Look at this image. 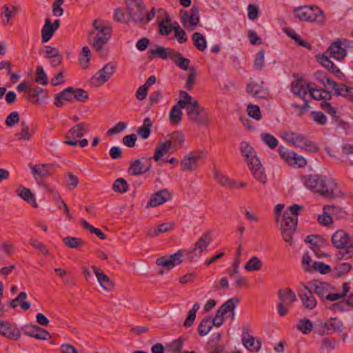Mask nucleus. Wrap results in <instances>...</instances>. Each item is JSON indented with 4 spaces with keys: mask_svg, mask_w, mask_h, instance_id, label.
<instances>
[{
    "mask_svg": "<svg viewBox=\"0 0 353 353\" xmlns=\"http://www.w3.org/2000/svg\"><path fill=\"white\" fill-rule=\"evenodd\" d=\"M212 241L211 231L205 232L194 245V248L189 250H180L174 254L158 258L156 263L159 266L172 269L183 261V257L189 261L198 259L202 253L207 250Z\"/></svg>",
    "mask_w": 353,
    "mask_h": 353,
    "instance_id": "1",
    "label": "nucleus"
},
{
    "mask_svg": "<svg viewBox=\"0 0 353 353\" xmlns=\"http://www.w3.org/2000/svg\"><path fill=\"white\" fill-rule=\"evenodd\" d=\"M347 43V41L346 39H344L343 41H335L331 44L325 52L322 54L321 57H319V63L339 78L343 76V74L330 60V58H334L336 60L344 59L347 55V52L342 46H346Z\"/></svg>",
    "mask_w": 353,
    "mask_h": 353,
    "instance_id": "2",
    "label": "nucleus"
},
{
    "mask_svg": "<svg viewBox=\"0 0 353 353\" xmlns=\"http://www.w3.org/2000/svg\"><path fill=\"white\" fill-rule=\"evenodd\" d=\"M303 181L307 188L325 196H332L336 187L332 179L317 174L303 176Z\"/></svg>",
    "mask_w": 353,
    "mask_h": 353,
    "instance_id": "3",
    "label": "nucleus"
},
{
    "mask_svg": "<svg viewBox=\"0 0 353 353\" xmlns=\"http://www.w3.org/2000/svg\"><path fill=\"white\" fill-rule=\"evenodd\" d=\"M240 150L254 178L261 183H266V175L254 148L247 142L241 143Z\"/></svg>",
    "mask_w": 353,
    "mask_h": 353,
    "instance_id": "4",
    "label": "nucleus"
},
{
    "mask_svg": "<svg viewBox=\"0 0 353 353\" xmlns=\"http://www.w3.org/2000/svg\"><path fill=\"white\" fill-rule=\"evenodd\" d=\"M93 28L94 30L89 33L90 35H94L92 46L96 52L100 53L111 38L112 29L97 19L93 21Z\"/></svg>",
    "mask_w": 353,
    "mask_h": 353,
    "instance_id": "5",
    "label": "nucleus"
},
{
    "mask_svg": "<svg viewBox=\"0 0 353 353\" xmlns=\"http://www.w3.org/2000/svg\"><path fill=\"white\" fill-rule=\"evenodd\" d=\"M294 14L302 21L322 23L325 19L323 12L316 6L296 8L294 10Z\"/></svg>",
    "mask_w": 353,
    "mask_h": 353,
    "instance_id": "6",
    "label": "nucleus"
},
{
    "mask_svg": "<svg viewBox=\"0 0 353 353\" xmlns=\"http://www.w3.org/2000/svg\"><path fill=\"white\" fill-rule=\"evenodd\" d=\"M185 112L188 121L195 125H207L210 122L208 112L198 101L187 107Z\"/></svg>",
    "mask_w": 353,
    "mask_h": 353,
    "instance_id": "7",
    "label": "nucleus"
},
{
    "mask_svg": "<svg viewBox=\"0 0 353 353\" xmlns=\"http://www.w3.org/2000/svg\"><path fill=\"white\" fill-rule=\"evenodd\" d=\"M321 74V72L315 73L317 79L319 80L324 87L332 89L334 91V95L341 96L353 103V88L348 87L344 84L339 85L336 82L325 77L319 79V77Z\"/></svg>",
    "mask_w": 353,
    "mask_h": 353,
    "instance_id": "8",
    "label": "nucleus"
},
{
    "mask_svg": "<svg viewBox=\"0 0 353 353\" xmlns=\"http://www.w3.org/2000/svg\"><path fill=\"white\" fill-rule=\"evenodd\" d=\"M314 294H316L323 302L325 301H334L339 299L340 296L334 294L332 291L334 288L329 283L314 280L307 283Z\"/></svg>",
    "mask_w": 353,
    "mask_h": 353,
    "instance_id": "9",
    "label": "nucleus"
},
{
    "mask_svg": "<svg viewBox=\"0 0 353 353\" xmlns=\"http://www.w3.org/2000/svg\"><path fill=\"white\" fill-rule=\"evenodd\" d=\"M185 341V338L179 337L166 343L165 347L158 343L152 347L151 351L152 353H164L165 349L167 352L172 353H195L193 350L184 349Z\"/></svg>",
    "mask_w": 353,
    "mask_h": 353,
    "instance_id": "10",
    "label": "nucleus"
},
{
    "mask_svg": "<svg viewBox=\"0 0 353 353\" xmlns=\"http://www.w3.org/2000/svg\"><path fill=\"white\" fill-rule=\"evenodd\" d=\"M279 303L277 310L280 316H285L291 305L296 301V296L290 288L279 290L278 292Z\"/></svg>",
    "mask_w": 353,
    "mask_h": 353,
    "instance_id": "11",
    "label": "nucleus"
},
{
    "mask_svg": "<svg viewBox=\"0 0 353 353\" xmlns=\"http://www.w3.org/2000/svg\"><path fill=\"white\" fill-rule=\"evenodd\" d=\"M90 131L89 124L85 122H81L72 127L65 137L67 139L63 143L68 145L75 146L78 144L77 139L82 138L85 134Z\"/></svg>",
    "mask_w": 353,
    "mask_h": 353,
    "instance_id": "12",
    "label": "nucleus"
},
{
    "mask_svg": "<svg viewBox=\"0 0 353 353\" xmlns=\"http://www.w3.org/2000/svg\"><path fill=\"white\" fill-rule=\"evenodd\" d=\"M117 65L112 63H106L90 79V85L99 87L107 82L115 72Z\"/></svg>",
    "mask_w": 353,
    "mask_h": 353,
    "instance_id": "13",
    "label": "nucleus"
},
{
    "mask_svg": "<svg viewBox=\"0 0 353 353\" xmlns=\"http://www.w3.org/2000/svg\"><path fill=\"white\" fill-rule=\"evenodd\" d=\"M283 223L281 224V235L285 242L292 243V236L296 230L298 217L291 218L288 212H284Z\"/></svg>",
    "mask_w": 353,
    "mask_h": 353,
    "instance_id": "14",
    "label": "nucleus"
},
{
    "mask_svg": "<svg viewBox=\"0 0 353 353\" xmlns=\"http://www.w3.org/2000/svg\"><path fill=\"white\" fill-rule=\"evenodd\" d=\"M301 285L303 288L298 291V296L305 308L313 310L317 305L314 292L307 283H301Z\"/></svg>",
    "mask_w": 353,
    "mask_h": 353,
    "instance_id": "15",
    "label": "nucleus"
},
{
    "mask_svg": "<svg viewBox=\"0 0 353 353\" xmlns=\"http://www.w3.org/2000/svg\"><path fill=\"white\" fill-rule=\"evenodd\" d=\"M205 157V153L203 151H194L189 153L181 161L182 170L188 172L196 170L199 161Z\"/></svg>",
    "mask_w": 353,
    "mask_h": 353,
    "instance_id": "16",
    "label": "nucleus"
},
{
    "mask_svg": "<svg viewBox=\"0 0 353 353\" xmlns=\"http://www.w3.org/2000/svg\"><path fill=\"white\" fill-rule=\"evenodd\" d=\"M128 12L136 23L143 21V11L145 6L141 0H125Z\"/></svg>",
    "mask_w": 353,
    "mask_h": 353,
    "instance_id": "17",
    "label": "nucleus"
},
{
    "mask_svg": "<svg viewBox=\"0 0 353 353\" xmlns=\"http://www.w3.org/2000/svg\"><path fill=\"white\" fill-rule=\"evenodd\" d=\"M151 165V158L143 157L132 162L128 172L131 175L143 174L150 169Z\"/></svg>",
    "mask_w": 353,
    "mask_h": 353,
    "instance_id": "18",
    "label": "nucleus"
},
{
    "mask_svg": "<svg viewBox=\"0 0 353 353\" xmlns=\"http://www.w3.org/2000/svg\"><path fill=\"white\" fill-rule=\"evenodd\" d=\"M0 334L11 340H18L21 337L19 330L14 324L4 321H0Z\"/></svg>",
    "mask_w": 353,
    "mask_h": 353,
    "instance_id": "19",
    "label": "nucleus"
},
{
    "mask_svg": "<svg viewBox=\"0 0 353 353\" xmlns=\"http://www.w3.org/2000/svg\"><path fill=\"white\" fill-rule=\"evenodd\" d=\"M294 145L310 152H316L319 151L317 145L301 134H297Z\"/></svg>",
    "mask_w": 353,
    "mask_h": 353,
    "instance_id": "20",
    "label": "nucleus"
},
{
    "mask_svg": "<svg viewBox=\"0 0 353 353\" xmlns=\"http://www.w3.org/2000/svg\"><path fill=\"white\" fill-rule=\"evenodd\" d=\"M24 333L27 336L41 340H46L50 336L48 331L34 325H26Z\"/></svg>",
    "mask_w": 353,
    "mask_h": 353,
    "instance_id": "21",
    "label": "nucleus"
},
{
    "mask_svg": "<svg viewBox=\"0 0 353 353\" xmlns=\"http://www.w3.org/2000/svg\"><path fill=\"white\" fill-rule=\"evenodd\" d=\"M181 22L184 26L188 22L191 26H195L199 22V10L196 6H192L190 12H181Z\"/></svg>",
    "mask_w": 353,
    "mask_h": 353,
    "instance_id": "22",
    "label": "nucleus"
},
{
    "mask_svg": "<svg viewBox=\"0 0 353 353\" xmlns=\"http://www.w3.org/2000/svg\"><path fill=\"white\" fill-rule=\"evenodd\" d=\"M170 198L171 195L167 190H161L152 195L147 205L150 207H156L164 203Z\"/></svg>",
    "mask_w": 353,
    "mask_h": 353,
    "instance_id": "23",
    "label": "nucleus"
},
{
    "mask_svg": "<svg viewBox=\"0 0 353 353\" xmlns=\"http://www.w3.org/2000/svg\"><path fill=\"white\" fill-rule=\"evenodd\" d=\"M29 167L35 179H37V177L47 178L52 174L50 168L52 165L51 164H37L34 165L30 164Z\"/></svg>",
    "mask_w": 353,
    "mask_h": 353,
    "instance_id": "24",
    "label": "nucleus"
},
{
    "mask_svg": "<svg viewBox=\"0 0 353 353\" xmlns=\"http://www.w3.org/2000/svg\"><path fill=\"white\" fill-rule=\"evenodd\" d=\"M92 269L101 286L106 291H112L114 289V283L97 267L92 266Z\"/></svg>",
    "mask_w": 353,
    "mask_h": 353,
    "instance_id": "25",
    "label": "nucleus"
},
{
    "mask_svg": "<svg viewBox=\"0 0 353 353\" xmlns=\"http://www.w3.org/2000/svg\"><path fill=\"white\" fill-rule=\"evenodd\" d=\"M349 235L343 230H338L332 237V242L338 249L344 248L349 243Z\"/></svg>",
    "mask_w": 353,
    "mask_h": 353,
    "instance_id": "26",
    "label": "nucleus"
},
{
    "mask_svg": "<svg viewBox=\"0 0 353 353\" xmlns=\"http://www.w3.org/2000/svg\"><path fill=\"white\" fill-rule=\"evenodd\" d=\"M307 85V84H306L303 80L297 79L292 82L291 90L295 95L298 96L301 99L305 100L308 91Z\"/></svg>",
    "mask_w": 353,
    "mask_h": 353,
    "instance_id": "27",
    "label": "nucleus"
},
{
    "mask_svg": "<svg viewBox=\"0 0 353 353\" xmlns=\"http://www.w3.org/2000/svg\"><path fill=\"white\" fill-rule=\"evenodd\" d=\"M322 326L327 330V334L341 332L344 329L343 323L336 317L330 318L329 322H324Z\"/></svg>",
    "mask_w": 353,
    "mask_h": 353,
    "instance_id": "28",
    "label": "nucleus"
},
{
    "mask_svg": "<svg viewBox=\"0 0 353 353\" xmlns=\"http://www.w3.org/2000/svg\"><path fill=\"white\" fill-rule=\"evenodd\" d=\"M63 101L73 103L72 88L70 87L64 89L62 92L58 93L54 98V105L57 107L63 105Z\"/></svg>",
    "mask_w": 353,
    "mask_h": 353,
    "instance_id": "29",
    "label": "nucleus"
},
{
    "mask_svg": "<svg viewBox=\"0 0 353 353\" xmlns=\"http://www.w3.org/2000/svg\"><path fill=\"white\" fill-rule=\"evenodd\" d=\"M21 130L15 134V137L18 141H30L34 135L35 130L30 129L29 125L25 121H21Z\"/></svg>",
    "mask_w": 353,
    "mask_h": 353,
    "instance_id": "30",
    "label": "nucleus"
},
{
    "mask_svg": "<svg viewBox=\"0 0 353 353\" xmlns=\"http://www.w3.org/2000/svg\"><path fill=\"white\" fill-rule=\"evenodd\" d=\"M242 341L244 346L251 352H258L261 345L260 341L248 334H243Z\"/></svg>",
    "mask_w": 353,
    "mask_h": 353,
    "instance_id": "31",
    "label": "nucleus"
},
{
    "mask_svg": "<svg viewBox=\"0 0 353 353\" xmlns=\"http://www.w3.org/2000/svg\"><path fill=\"white\" fill-rule=\"evenodd\" d=\"M174 49L168 48H165L161 46H156L154 48H150L149 50V53L150 55L148 56L150 59H152L154 56H157L162 59H166L168 58H170V52H173Z\"/></svg>",
    "mask_w": 353,
    "mask_h": 353,
    "instance_id": "32",
    "label": "nucleus"
},
{
    "mask_svg": "<svg viewBox=\"0 0 353 353\" xmlns=\"http://www.w3.org/2000/svg\"><path fill=\"white\" fill-rule=\"evenodd\" d=\"M170 59L174 63V64L179 68L183 70H187L189 68L190 59L183 57L179 52L176 50L170 52Z\"/></svg>",
    "mask_w": 353,
    "mask_h": 353,
    "instance_id": "33",
    "label": "nucleus"
},
{
    "mask_svg": "<svg viewBox=\"0 0 353 353\" xmlns=\"http://www.w3.org/2000/svg\"><path fill=\"white\" fill-rule=\"evenodd\" d=\"M307 88L311 97L316 100H327L331 97L329 92L322 89L315 88L311 83H307Z\"/></svg>",
    "mask_w": 353,
    "mask_h": 353,
    "instance_id": "34",
    "label": "nucleus"
},
{
    "mask_svg": "<svg viewBox=\"0 0 353 353\" xmlns=\"http://www.w3.org/2000/svg\"><path fill=\"white\" fill-rule=\"evenodd\" d=\"M170 150H174V146H172V141H166L162 143L158 148H156L153 159L155 161H158L161 157L164 154H168Z\"/></svg>",
    "mask_w": 353,
    "mask_h": 353,
    "instance_id": "35",
    "label": "nucleus"
},
{
    "mask_svg": "<svg viewBox=\"0 0 353 353\" xmlns=\"http://www.w3.org/2000/svg\"><path fill=\"white\" fill-rule=\"evenodd\" d=\"M48 92L41 88L36 87L30 88L28 91V99L32 103H36L39 101V97L44 98L47 97Z\"/></svg>",
    "mask_w": 353,
    "mask_h": 353,
    "instance_id": "36",
    "label": "nucleus"
},
{
    "mask_svg": "<svg viewBox=\"0 0 353 353\" xmlns=\"http://www.w3.org/2000/svg\"><path fill=\"white\" fill-rule=\"evenodd\" d=\"M173 224L172 223H165L159 225L156 228H151L148 230V236L154 237L160 234L167 232L172 229Z\"/></svg>",
    "mask_w": 353,
    "mask_h": 353,
    "instance_id": "37",
    "label": "nucleus"
},
{
    "mask_svg": "<svg viewBox=\"0 0 353 353\" xmlns=\"http://www.w3.org/2000/svg\"><path fill=\"white\" fill-rule=\"evenodd\" d=\"M17 192L19 196L26 202L30 203L34 208L37 207V203L34 199V195L29 189L24 187H20L17 190Z\"/></svg>",
    "mask_w": 353,
    "mask_h": 353,
    "instance_id": "38",
    "label": "nucleus"
},
{
    "mask_svg": "<svg viewBox=\"0 0 353 353\" xmlns=\"http://www.w3.org/2000/svg\"><path fill=\"white\" fill-rule=\"evenodd\" d=\"M55 31L53 30L50 19L47 18L45 24L41 30V41L42 43L48 42Z\"/></svg>",
    "mask_w": 353,
    "mask_h": 353,
    "instance_id": "39",
    "label": "nucleus"
},
{
    "mask_svg": "<svg viewBox=\"0 0 353 353\" xmlns=\"http://www.w3.org/2000/svg\"><path fill=\"white\" fill-rule=\"evenodd\" d=\"M91 57V51L88 46L82 48L81 51L79 54V61L80 65L85 69L89 66L90 61Z\"/></svg>",
    "mask_w": 353,
    "mask_h": 353,
    "instance_id": "40",
    "label": "nucleus"
},
{
    "mask_svg": "<svg viewBox=\"0 0 353 353\" xmlns=\"http://www.w3.org/2000/svg\"><path fill=\"white\" fill-rule=\"evenodd\" d=\"M183 108H181L179 104L174 105L169 114L170 121L172 124L177 125L180 123L182 119V111L181 109Z\"/></svg>",
    "mask_w": 353,
    "mask_h": 353,
    "instance_id": "41",
    "label": "nucleus"
},
{
    "mask_svg": "<svg viewBox=\"0 0 353 353\" xmlns=\"http://www.w3.org/2000/svg\"><path fill=\"white\" fill-rule=\"evenodd\" d=\"M152 125L151 120L149 118H145L143 125L137 130L138 135L143 139H148L150 135Z\"/></svg>",
    "mask_w": 353,
    "mask_h": 353,
    "instance_id": "42",
    "label": "nucleus"
},
{
    "mask_svg": "<svg viewBox=\"0 0 353 353\" xmlns=\"http://www.w3.org/2000/svg\"><path fill=\"white\" fill-rule=\"evenodd\" d=\"M64 244L70 248L79 249L83 247L85 242L80 238L66 236L63 238Z\"/></svg>",
    "mask_w": 353,
    "mask_h": 353,
    "instance_id": "43",
    "label": "nucleus"
},
{
    "mask_svg": "<svg viewBox=\"0 0 353 353\" xmlns=\"http://www.w3.org/2000/svg\"><path fill=\"white\" fill-rule=\"evenodd\" d=\"M194 46L200 51L206 48L207 42L205 37L200 32H194L192 37Z\"/></svg>",
    "mask_w": 353,
    "mask_h": 353,
    "instance_id": "44",
    "label": "nucleus"
},
{
    "mask_svg": "<svg viewBox=\"0 0 353 353\" xmlns=\"http://www.w3.org/2000/svg\"><path fill=\"white\" fill-rule=\"evenodd\" d=\"M179 94L181 99L177 102V104H179L181 108H185L186 109L189 105H192V104L194 103L197 102L196 99L192 98L188 92L185 91L181 90Z\"/></svg>",
    "mask_w": 353,
    "mask_h": 353,
    "instance_id": "45",
    "label": "nucleus"
},
{
    "mask_svg": "<svg viewBox=\"0 0 353 353\" xmlns=\"http://www.w3.org/2000/svg\"><path fill=\"white\" fill-rule=\"evenodd\" d=\"M212 327V318L206 317L201 321L198 327V332L201 336H205L210 332Z\"/></svg>",
    "mask_w": 353,
    "mask_h": 353,
    "instance_id": "46",
    "label": "nucleus"
},
{
    "mask_svg": "<svg viewBox=\"0 0 353 353\" xmlns=\"http://www.w3.org/2000/svg\"><path fill=\"white\" fill-rule=\"evenodd\" d=\"M279 154L280 157L285 160L288 164L292 165L293 160L296 157V153L288 150L283 146H280L279 148Z\"/></svg>",
    "mask_w": 353,
    "mask_h": 353,
    "instance_id": "47",
    "label": "nucleus"
},
{
    "mask_svg": "<svg viewBox=\"0 0 353 353\" xmlns=\"http://www.w3.org/2000/svg\"><path fill=\"white\" fill-rule=\"evenodd\" d=\"M262 268L261 261L256 256H252L245 265L247 271H258Z\"/></svg>",
    "mask_w": 353,
    "mask_h": 353,
    "instance_id": "48",
    "label": "nucleus"
},
{
    "mask_svg": "<svg viewBox=\"0 0 353 353\" xmlns=\"http://www.w3.org/2000/svg\"><path fill=\"white\" fill-rule=\"evenodd\" d=\"M239 303V299L236 297L232 298L228 300L225 303H224L221 307L223 309L225 314L228 312L231 313V316L233 319L234 316V308L236 305Z\"/></svg>",
    "mask_w": 353,
    "mask_h": 353,
    "instance_id": "49",
    "label": "nucleus"
},
{
    "mask_svg": "<svg viewBox=\"0 0 353 353\" xmlns=\"http://www.w3.org/2000/svg\"><path fill=\"white\" fill-rule=\"evenodd\" d=\"M323 210L326 211V213H330L331 216H335L336 218H343L345 215V212L338 206L335 205H324Z\"/></svg>",
    "mask_w": 353,
    "mask_h": 353,
    "instance_id": "50",
    "label": "nucleus"
},
{
    "mask_svg": "<svg viewBox=\"0 0 353 353\" xmlns=\"http://www.w3.org/2000/svg\"><path fill=\"white\" fill-rule=\"evenodd\" d=\"M128 183L123 178L116 179L112 185V190L119 193H124L128 191Z\"/></svg>",
    "mask_w": 353,
    "mask_h": 353,
    "instance_id": "51",
    "label": "nucleus"
},
{
    "mask_svg": "<svg viewBox=\"0 0 353 353\" xmlns=\"http://www.w3.org/2000/svg\"><path fill=\"white\" fill-rule=\"evenodd\" d=\"M199 307H200V306L198 303H195L193 305L192 310H190L188 312V317L186 318V319L183 323V325L185 327H190L192 325V323L196 318V312L199 309Z\"/></svg>",
    "mask_w": 353,
    "mask_h": 353,
    "instance_id": "52",
    "label": "nucleus"
},
{
    "mask_svg": "<svg viewBox=\"0 0 353 353\" xmlns=\"http://www.w3.org/2000/svg\"><path fill=\"white\" fill-rule=\"evenodd\" d=\"M81 224L85 229L89 230L91 233L95 234L99 239L103 240L105 239L106 236L104 233H103L99 229L94 228L85 220L81 219Z\"/></svg>",
    "mask_w": 353,
    "mask_h": 353,
    "instance_id": "53",
    "label": "nucleus"
},
{
    "mask_svg": "<svg viewBox=\"0 0 353 353\" xmlns=\"http://www.w3.org/2000/svg\"><path fill=\"white\" fill-rule=\"evenodd\" d=\"M35 81L41 85H46L48 83V78L42 66L37 67V77Z\"/></svg>",
    "mask_w": 353,
    "mask_h": 353,
    "instance_id": "54",
    "label": "nucleus"
},
{
    "mask_svg": "<svg viewBox=\"0 0 353 353\" xmlns=\"http://www.w3.org/2000/svg\"><path fill=\"white\" fill-rule=\"evenodd\" d=\"M72 93H73V99L77 101H85L88 99V94L87 91L83 90L81 88H72Z\"/></svg>",
    "mask_w": 353,
    "mask_h": 353,
    "instance_id": "55",
    "label": "nucleus"
},
{
    "mask_svg": "<svg viewBox=\"0 0 353 353\" xmlns=\"http://www.w3.org/2000/svg\"><path fill=\"white\" fill-rule=\"evenodd\" d=\"M172 141V146H174V150H176V145H178L179 148L181 147L184 142V135L180 132H174L170 135Z\"/></svg>",
    "mask_w": 353,
    "mask_h": 353,
    "instance_id": "56",
    "label": "nucleus"
},
{
    "mask_svg": "<svg viewBox=\"0 0 353 353\" xmlns=\"http://www.w3.org/2000/svg\"><path fill=\"white\" fill-rule=\"evenodd\" d=\"M312 323L310 320L304 319L300 320L297 324V328L303 334H308L312 331Z\"/></svg>",
    "mask_w": 353,
    "mask_h": 353,
    "instance_id": "57",
    "label": "nucleus"
},
{
    "mask_svg": "<svg viewBox=\"0 0 353 353\" xmlns=\"http://www.w3.org/2000/svg\"><path fill=\"white\" fill-rule=\"evenodd\" d=\"M79 184V179L72 173L68 172L65 174V186L70 189H74Z\"/></svg>",
    "mask_w": 353,
    "mask_h": 353,
    "instance_id": "58",
    "label": "nucleus"
},
{
    "mask_svg": "<svg viewBox=\"0 0 353 353\" xmlns=\"http://www.w3.org/2000/svg\"><path fill=\"white\" fill-rule=\"evenodd\" d=\"M214 178L223 186H225L229 189H230V187L232 186V180H231L228 176L223 175L217 171L214 172Z\"/></svg>",
    "mask_w": 353,
    "mask_h": 353,
    "instance_id": "59",
    "label": "nucleus"
},
{
    "mask_svg": "<svg viewBox=\"0 0 353 353\" xmlns=\"http://www.w3.org/2000/svg\"><path fill=\"white\" fill-rule=\"evenodd\" d=\"M352 268L349 263H338L334 268L335 272L338 276H341L347 273Z\"/></svg>",
    "mask_w": 353,
    "mask_h": 353,
    "instance_id": "60",
    "label": "nucleus"
},
{
    "mask_svg": "<svg viewBox=\"0 0 353 353\" xmlns=\"http://www.w3.org/2000/svg\"><path fill=\"white\" fill-rule=\"evenodd\" d=\"M262 140L271 148H274L278 145L277 139L272 135L268 133H263L261 135Z\"/></svg>",
    "mask_w": 353,
    "mask_h": 353,
    "instance_id": "61",
    "label": "nucleus"
},
{
    "mask_svg": "<svg viewBox=\"0 0 353 353\" xmlns=\"http://www.w3.org/2000/svg\"><path fill=\"white\" fill-rule=\"evenodd\" d=\"M318 221L321 225L328 226L332 224L333 218L331 216L330 213H326V211L323 210V214H319L318 216Z\"/></svg>",
    "mask_w": 353,
    "mask_h": 353,
    "instance_id": "62",
    "label": "nucleus"
},
{
    "mask_svg": "<svg viewBox=\"0 0 353 353\" xmlns=\"http://www.w3.org/2000/svg\"><path fill=\"white\" fill-rule=\"evenodd\" d=\"M312 120L319 125H324L327 123L325 115L319 111H312L311 112Z\"/></svg>",
    "mask_w": 353,
    "mask_h": 353,
    "instance_id": "63",
    "label": "nucleus"
},
{
    "mask_svg": "<svg viewBox=\"0 0 353 353\" xmlns=\"http://www.w3.org/2000/svg\"><path fill=\"white\" fill-rule=\"evenodd\" d=\"M19 121V114L17 112H12L6 118L5 123L9 127H13L17 125Z\"/></svg>",
    "mask_w": 353,
    "mask_h": 353,
    "instance_id": "64",
    "label": "nucleus"
}]
</instances>
